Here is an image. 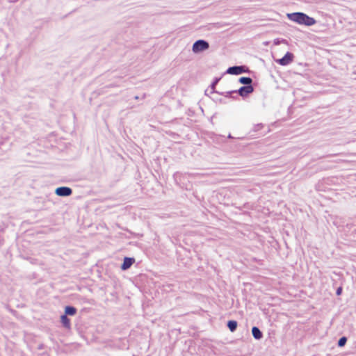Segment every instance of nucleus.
Masks as SVG:
<instances>
[{"instance_id":"nucleus-1","label":"nucleus","mask_w":356,"mask_h":356,"mask_svg":"<svg viewBox=\"0 0 356 356\" xmlns=\"http://www.w3.org/2000/svg\"><path fill=\"white\" fill-rule=\"evenodd\" d=\"M286 17L292 22L300 26H311L316 21L313 17L302 12H295L286 14Z\"/></svg>"},{"instance_id":"nucleus-3","label":"nucleus","mask_w":356,"mask_h":356,"mask_svg":"<svg viewBox=\"0 0 356 356\" xmlns=\"http://www.w3.org/2000/svg\"><path fill=\"white\" fill-rule=\"evenodd\" d=\"M72 189L67 186H61L56 188L55 193L56 195L60 197H67L72 194Z\"/></svg>"},{"instance_id":"nucleus-14","label":"nucleus","mask_w":356,"mask_h":356,"mask_svg":"<svg viewBox=\"0 0 356 356\" xmlns=\"http://www.w3.org/2000/svg\"><path fill=\"white\" fill-rule=\"evenodd\" d=\"M193 44H208L207 42L202 40H198Z\"/></svg>"},{"instance_id":"nucleus-4","label":"nucleus","mask_w":356,"mask_h":356,"mask_svg":"<svg viewBox=\"0 0 356 356\" xmlns=\"http://www.w3.org/2000/svg\"><path fill=\"white\" fill-rule=\"evenodd\" d=\"M245 72V70L243 67L241 66H234L231 67L227 69V72L232 75H238L241 74Z\"/></svg>"},{"instance_id":"nucleus-13","label":"nucleus","mask_w":356,"mask_h":356,"mask_svg":"<svg viewBox=\"0 0 356 356\" xmlns=\"http://www.w3.org/2000/svg\"><path fill=\"white\" fill-rule=\"evenodd\" d=\"M346 339L343 337V338H341L339 340V346H344V344L346 343Z\"/></svg>"},{"instance_id":"nucleus-6","label":"nucleus","mask_w":356,"mask_h":356,"mask_svg":"<svg viewBox=\"0 0 356 356\" xmlns=\"http://www.w3.org/2000/svg\"><path fill=\"white\" fill-rule=\"evenodd\" d=\"M251 332L253 338L256 340H260L263 337L262 332L257 326H254L252 327Z\"/></svg>"},{"instance_id":"nucleus-11","label":"nucleus","mask_w":356,"mask_h":356,"mask_svg":"<svg viewBox=\"0 0 356 356\" xmlns=\"http://www.w3.org/2000/svg\"><path fill=\"white\" fill-rule=\"evenodd\" d=\"M252 79L250 78V77H241L239 79V82L241 83V84H244V85H246V86H252L251 83H252Z\"/></svg>"},{"instance_id":"nucleus-10","label":"nucleus","mask_w":356,"mask_h":356,"mask_svg":"<svg viewBox=\"0 0 356 356\" xmlns=\"http://www.w3.org/2000/svg\"><path fill=\"white\" fill-rule=\"evenodd\" d=\"M238 327V323L234 320L227 321V327L231 332H234Z\"/></svg>"},{"instance_id":"nucleus-7","label":"nucleus","mask_w":356,"mask_h":356,"mask_svg":"<svg viewBox=\"0 0 356 356\" xmlns=\"http://www.w3.org/2000/svg\"><path fill=\"white\" fill-rule=\"evenodd\" d=\"M292 59H293V55L289 53H287L284 55V56L283 58L278 60L277 62L282 65H286L289 64V63H291Z\"/></svg>"},{"instance_id":"nucleus-8","label":"nucleus","mask_w":356,"mask_h":356,"mask_svg":"<svg viewBox=\"0 0 356 356\" xmlns=\"http://www.w3.org/2000/svg\"><path fill=\"white\" fill-rule=\"evenodd\" d=\"M60 322L63 326L65 328L70 329L71 327L70 320L64 314L60 316Z\"/></svg>"},{"instance_id":"nucleus-12","label":"nucleus","mask_w":356,"mask_h":356,"mask_svg":"<svg viewBox=\"0 0 356 356\" xmlns=\"http://www.w3.org/2000/svg\"><path fill=\"white\" fill-rule=\"evenodd\" d=\"M207 46H193V51L195 54L204 51Z\"/></svg>"},{"instance_id":"nucleus-9","label":"nucleus","mask_w":356,"mask_h":356,"mask_svg":"<svg viewBox=\"0 0 356 356\" xmlns=\"http://www.w3.org/2000/svg\"><path fill=\"white\" fill-rule=\"evenodd\" d=\"M76 313V309L72 306H66L64 309V314L65 316H73Z\"/></svg>"},{"instance_id":"nucleus-5","label":"nucleus","mask_w":356,"mask_h":356,"mask_svg":"<svg viewBox=\"0 0 356 356\" xmlns=\"http://www.w3.org/2000/svg\"><path fill=\"white\" fill-rule=\"evenodd\" d=\"M253 92L252 86H243L238 89V94L242 97H245Z\"/></svg>"},{"instance_id":"nucleus-2","label":"nucleus","mask_w":356,"mask_h":356,"mask_svg":"<svg viewBox=\"0 0 356 356\" xmlns=\"http://www.w3.org/2000/svg\"><path fill=\"white\" fill-rule=\"evenodd\" d=\"M135 262L136 260L134 257H125L123 258L122 262L120 265V269L122 270H127L130 268Z\"/></svg>"}]
</instances>
